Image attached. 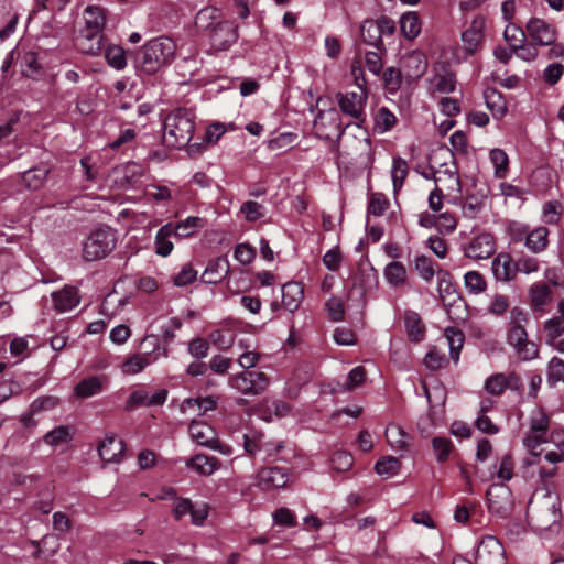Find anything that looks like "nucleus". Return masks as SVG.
<instances>
[{"label": "nucleus", "mask_w": 564, "mask_h": 564, "mask_svg": "<svg viewBox=\"0 0 564 564\" xmlns=\"http://www.w3.org/2000/svg\"><path fill=\"white\" fill-rule=\"evenodd\" d=\"M485 26V21L482 19H475L471 21L468 29H466L462 34V41L464 44V48L469 53H475L482 42V30Z\"/></svg>", "instance_id": "a878e982"}, {"label": "nucleus", "mask_w": 564, "mask_h": 564, "mask_svg": "<svg viewBox=\"0 0 564 564\" xmlns=\"http://www.w3.org/2000/svg\"><path fill=\"white\" fill-rule=\"evenodd\" d=\"M400 29L408 40H414L421 33V22L416 12H406L401 15Z\"/></svg>", "instance_id": "ea45409f"}, {"label": "nucleus", "mask_w": 564, "mask_h": 564, "mask_svg": "<svg viewBox=\"0 0 564 564\" xmlns=\"http://www.w3.org/2000/svg\"><path fill=\"white\" fill-rule=\"evenodd\" d=\"M185 466L199 476H210L220 468V460L215 456L196 454L185 462Z\"/></svg>", "instance_id": "412c9836"}, {"label": "nucleus", "mask_w": 564, "mask_h": 564, "mask_svg": "<svg viewBox=\"0 0 564 564\" xmlns=\"http://www.w3.org/2000/svg\"><path fill=\"white\" fill-rule=\"evenodd\" d=\"M415 269L420 276L426 282H430L435 273L432 260L425 256L415 258Z\"/></svg>", "instance_id": "0e129e2a"}, {"label": "nucleus", "mask_w": 564, "mask_h": 564, "mask_svg": "<svg viewBox=\"0 0 564 564\" xmlns=\"http://www.w3.org/2000/svg\"><path fill=\"white\" fill-rule=\"evenodd\" d=\"M210 339L220 349H227L234 344V333L230 329H217L210 333Z\"/></svg>", "instance_id": "774afa93"}, {"label": "nucleus", "mask_w": 564, "mask_h": 564, "mask_svg": "<svg viewBox=\"0 0 564 564\" xmlns=\"http://www.w3.org/2000/svg\"><path fill=\"white\" fill-rule=\"evenodd\" d=\"M282 304L289 312L296 311L303 300V288L299 282H288L282 286Z\"/></svg>", "instance_id": "bb28decb"}, {"label": "nucleus", "mask_w": 564, "mask_h": 564, "mask_svg": "<svg viewBox=\"0 0 564 564\" xmlns=\"http://www.w3.org/2000/svg\"><path fill=\"white\" fill-rule=\"evenodd\" d=\"M560 381L564 383V360L553 357L547 364L546 382L554 387Z\"/></svg>", "instance_id": "864d4df0"}, {"label": "nucleus", "mask_w": 564, "mask_h": 564, "mask_svg": "<svg viewBox=\"0 0 564 564\" xmlns=\"http://www.w3.org/2000/svg\"><path fill=\"white\" fill-rule=\"evenodd\" d=\"M210 50L215 52L228 51L238 40V25L225 18L220 20L207 34Z\"/></svg>", "instance_id": "6e6552de"}, {"label": "nucleus", "mask_w": 564, "mask_h": 564, "mask_svg": "<svg viewBox=\"0 0 564 564\" xmlns=\"http://www.w3.org/2000/svg\"><path fill=\"white\" fill-rule=\"evenodd\" d=\"M522 444L536 462L543 453L544 460L551 465L564 463V429H552L551 417L540 408L529 414Z\"/></svg>", "instance_id": "f257e3e1"}, {"label": "nucleus", "mask_w": 564, "mask_h": 564, "mask_svg": "<svg viewBox=\"0 0 564 564\" xmlns=\"http://www.w3.org/2000/svg\"><path fill=\"white\" fill-rule=\"evenodd\" d=\"M525 30L530 41L538 46L552 45L557 39L555 26L539 18H531Z\"/></svg>", "instance_id": "2eb2a0df"}, {"label": "nucleus", "mask_w": 564, "mask_h": 564, "mask_svg": "<svg viewBox=\"0 0 564 564\" xmlns=\"http://www.w3.org/2000/svg\"><path fill=\"white\" fill-rule=\"evenodd\" d=\"M404 326L409 339L419 343L424 337V325L416 312L406 311L404 313Z\"/></svg>", "instance_id": "473e14b6"}, {"label": "nucleus", "mask_w": 564, "mask_h": 564, "mask_svg": "<svg viewBox=\"0 0 564 564\" xmlns=\"http://www.w3.org/2000/svg\"><path fill=\"white\" fill-rule=\"evenodd\" d=\"M102 379L98 376H90L80 380L74 388V393L79 399L91 398L102 391Z\"/></svg>", "instance_id": "c756f323"}, {"label": "nucleus", "mask_w": 564, "mask_h": 564, "mask_svg": "<svg viewBox=\"0 0 564 564\" xmlns=\"http://www.w3.org/2000/svg\"><path fill=\"white\" fill-rule=\"evenodd\" d=\"M453 564H470L469 562L458 560ZM475 564H507L501 543L491 535L481 539L478 544Z\"/></svg>", "instance_id": "9b49d317"}, {"label": "nucleus", "mask_w": 564, "mask_h": 564, "mask_svg": "<svg viewBox=\"0 0 564 564\" xmlns=\"http://www.w3.org/2000/svg\"><path fill=\"white\" fill-rule=\"evenodd\" d=\"M48 174L46 167H34L22 174V181L26 188L36 191L42 187Z\"/></svg>", "instance_id": "c03bdc74"}, {"label": "nucleus", "mask_w": 564, "mask_h": 564, "mask_svg": "<svg viewBox=\"0 0 564 564\" xmlns=\"http://www.w3.org/2000/svg\"><path fill=\"white\" fill-rule=\"evenodd\" d=\"M289 471L282 467H267L257 474V486L261 489L283 488L289 482Z\"/></svg>", "instance_id": "a211bd4d"}, {"label": "nucleus", "mask_w": 564, "mask_h": 564, "mask_svg": "<svg viewBox=\"0 0 564 564\" xmlns=\"http://www.w3.org/2000/svg\"><path fill=\"white\" fill-rule=\"evenodd\" d=\"M528 322L529 316L521 307L514 306L510 310L506 340L522 361L533 360L539 356L538 345L529 339L525 330Z\"/></svg>", "instance_id": "f03ea898"}, {"label": "nucleus", "mask_w": 564, "mask_h": 564, "mask_svg": "<svg viewBox=\"0 0 564 564\" xmlns=\"http://www.w3.org/2000/svg\"><path fill=\"white\" fill-rule=\"evenodd\" d=\"M529 296L533 310L542 311L551 302V288L544 282H536L530 288Z\"/></svg>", "instance_id": "2f4dec72"}, {"label": "nucleus", "mask_w": 564, "mask_h": 564, "mask_svg": "<svg viewBox=\"0 0 564 564\" xmlns=\"http://www.w3.org/2000/svg\"><path fill=\"white\" fill-rule=\"evenodd\" d=\"M508 379L503 373H495L487 378L485 390L492 395H500L508 388Z\"/></svg>", "instance_id": "5fc2aeb1"}, {"label": "nucleus", "mask_w": 564, "mask_h": 564, "mask_svg": "<svg viewBox=\"0 0 564 564\" xmlns=\"http://www.w3.org/2000/svg\"><path fill=\"white\" fill-rule=\"evenodd\" d=\"M408 173L409 166L406 161L401 158H394L391 167V178L394 194H398L402 188Z\"/></svg>", "instance_id": "37998d69"}, {"label": "nucleus", "mask_w": 564, "mask_h": 564, "mask_svg": "<svg viewBox=\"0 0 564 564\" xmlns=\"http://www.w3.org/2000/svg\"><path fill=\"white\" fill-rule=\"evenodd\" d=\"M223 19L224 14L220 9L207 6L196 13L195 26L206 35Z\"/></svg>", "instance_id": "393cba45"}, {"label": "nucleus", "mask_w": 564, "mask_h": 564, "mask_svg": "<svg viewBox=\"0 0 564 564\" xmlns=\"http://www.w3.org/2000/svg\"><path fill=\"white\" fill-rule=\"evenodd\" d=\"M163 142L166 147L181 149L189 144L195 123L194 115L187 109H176L164 119Z\"/></svg>", "instance_id": "20e7f679"}, {"label": "nucleus", "mask_w": 564, "mask_h": 564, "mask_svg": "<svg viewBox=\"0 0 564 564\" xmlns=\"http://www.w3.org/2000/svg\"><path fill=\"white\" fill-rule=\"evenodd\" d=\"M367 89L359 91H347L338 94L337 100L343 113L356 120V126L361 127L365 122V107L367 104Z\"/></svg>", "instance_id": "ddd939ff"}, {"label": "nucleus", "mask_w": 564, "mask_h": 564, "mask_svg": "<svg viewBox=\"0 0 564 564\" xmlns=\"http://www.w3.org/2000/svg\"><path fill=\"white\" fill-rule=\"evenodd\" d=\"M390 203L384 194L372 193L369 197L368 214L373 216H382L388 209Z\"/></svg>", "instance_id": "4d7b16f0"}, {"label": "nucleus", "mask_w": 564, "mask_h": 564, "mask_svg": "<svg viewBox=\"0 0 564 564\" xmlns=\"http://www.w3.org/2000/svg\"><path fill=\"white\" fill-rule=\"evenodd\" d=\"M549 229L546 227H538L531 230L525 237V246L534 253L542 252L547 247Z\"/></svg>", "instance_id": "e433bc0d"}, {"label": "nucleus", "mask_w": 564, "mask_h": 564, "mask_svg": "<svg viewBox=\"0 0 564 564\" xmlns=\"http://www.w3.org/2000/svg\"><path fill=\"white\" fill-rule=\"evenodd\" d=\"M464 283L468 292L473 294H480L487 289L485 276L475 270L465 273Z\"/></svg>", "instance_id": "3c124183"}, {"label": "nucleus", "mask_w": 564, "mask_h": 564, "mask_svg": "<svg viewBox=\"0 0 564 564\" xmlns=\"http://www.w3.org/2000/svg\"><path fill=\"white\" fill-rule=\"evenodd\" d=\"M397 124V117L388 108L381 107L375 116V130L379 133L390 131Z\"/></svg>", "instance_id": "49530a36"}, {"label": "nucleus", "mask_w": 564, "mask_h": 564, "mask_svg": "<svg viewBox=\"0 0 564 564\" xmlns=\"http://www.w3.org/2000/svg\"><path fill=\"white\" fill-rule=\"evenodd\" d=\"M205 226V220L198 216H189L186 219L173 225L174 236L187 238Z\"/></svg>", "instance_id": "f704fd0d"}, {"label": "nucleus", "mask_w": 564, "mask_h": 564, "mask_svg": "<svg viewBox=\"0 0 564 564\" xmlns=\"http://www.w3.org/2000/svg\"><path fill=\"white\" fill-rule=\"evenodd\" d=\"M75 45L83 54L98 56L102 53L106 42L102 32L80 29L75 39Z\"/></svg>", "instance_id": "f3484780"}, {"label": "nucleus", "mask_w": 564, "mask_h": 564, "mask_svg": "<svg viewBox=\"0 0 564 564\" xmlns=\"http://www.w3.org/2000/svg\"><path fill=\"white\" fill-rule=\"evenodd\" d=\"M209 351V343L203 337H196L188 343V352L196 359L207 357Z\"/></svg>", "instance_id": "69168bd1"}, {"label": "nucleus", "mask_w": 564, "mask_h": 564, "mask_svg": "<svg viewBox=\"0 0 564 564\" xmlns=\"http://www.w3.org/2000/svg\"><path fill=\"white\" fill-rule=\"evenodd\" d=\"M270 379L267 373L257 370H243L228 377V386L240 394L257 397L269 387Z\"/></svg>", "instance_id": "423d86ee"}, {"label": "nucleus", "mask_w": 564, "mask_h": 564, "mask_svg": "<svg viewBox=\"0 0 564 564\" xmlns=\"http://www.w3.org/2000/svg\"><path fill=\"white\" fill-rule=\"evenodd\" d=\"M564 74V65L561 63L549 64L543 70V80L550 86L560 82Z\"/></svg>", "instance_id": "338daca9"}, {"label": "nucleus", "mask_w": 564, "mask_h": 564, "mask_svg": "<svg viewBox=\"0 0 564 564\" xmlns=\"http://www.w3.org/2000/svg\"><path fill=\"white\" fill-rule=\"evenodd\" d=\"M400 468V460L393 456H384L380 458L375 465L376 473L386 478L395 476L399 473Z\"/></svg>", "instance_id": "de8ad7c7"}, {"label": "nucleus", "mask_w": 564, "mask_h": 564, "mask_svg": "<svg viewBox=\"0 0 564 564\" xmlns=\"http://www.w3.org/2000/svg\"><path fill=\"white\" fill-rule=\"evenodd\" d=\"M495 250V238L490 234H480L463 247L464 254L473 260L488 259Z\"/></svg>", "instance_id": "dca6fc26"}, {"label": "nucleus", "mask_w": 564, "mask_h": 564, "mask_svg": "<svg viewBox=\"0 0 564 564\" xmlns=\"http://www.w3.org/2000/svg\"><path fill=\"white\" fill-rule=\"evenodd\" d=\"M490 161L495 167V176L505 178L509 169L508 154L502 149H492L489 153Z\"/></svg>", "instance_id": "a18cd8bd"}, {"label": "nucleus", "mask_w": 564, "mask_h": 564, "mask_svg": "<svg viewBox=\"0 0 564 564\" xmlns=\"http://www.w3.org/2000/svg\"><path fill=\"white\" fill-rule=\"evenodd\" d=\"M394 31V21L384 15L377 20H365L360 25V36L364 43L376 48H381L383 37L392 36Z\"/></svg>", "instance_id": "0eeeda50"}, {"label": "nucleus", "mask_w": 564, "mask_h": 564, "mask_svg": "<svg viewBox=\"0 0 564 564\" xmlns=\"http://www.w3.org/2000/svg\"><path fill=\"white\" fill-rule=\"evenodd\" d=\"M432 448L436 460L444 463L449 458L454 444L448 437L436 436L432 438Z\"/></svg>", "instance_id": "09e8293b"}, {"label": "nucleus", "mask_w": 564, "mask_h": 564, "mask_svg": "<svg viewBox=\"0 0 564 564\" xmlns=\"http://www.w3.org/2000/svg\"><path fill=\"white\" fill-rule=\"evenodd\" d=\"M514 55L524 62H533L539 57L538 45L533 42H527V40L517 46L513 51Z\"/></svg>", "instance_id": "bf43d9fd"}, {"label": "nucleus", "mask_w": 564, "mask_h": 564, "mask_svg": "<svg viewBox=\"0 0 564 564\" xmlns=\"http://www.w3.org/2000/svg\"><path fill=\"white\" fill-rule=\"evenodd\" d=\"M383 276L392 288H399L405 283L406 270L399 261L388 263L383 270Z\"/></svg>", "instance_id": "4c0bfd02"}, {"label": "nucleus", "mask_w": 564, "mask_h": 564, "mask_svg": "<svg viewBox=\"0 0 564 564\" xmlns=\"http://www.w3.org/2000/svg\"><path fill=\"white\" fill-rule=\"evenodd\" d=\"M543 332L545 334L546 344H554V341L564 334V317H552L544 324Z\"/></svg>", "instance_id": "603ef678"}, {"label": "nucleus", "mask_w": 564, "mask_h": 564, "mask_svg": "<svg viewBox=\"0 0 564 564\" xmlns=\"http://www.w3.org/2000/svg\"><path fill=\"white\" fill-rule=\"evenodd\" d=\"M149 365V357L145 355H134L123 364V372L135 375L141 372Z\"/></svg>", "instance_id": "e2e57ef3"}, {"label": "nucleus", "mask_w": 564, "mask_h": 564, "mask_svg": "<svg viewBox=\"0 0 564 564\" xmlns=\"http://www.w3.org/2000/svg\"><path fill=\"white\" fill-rule=\"evenodd\" d=\"M491 269L495 278L502 282H510L517 275L516 262L506 252H501L494 258Z\"/></svg>", "instance_id": "aec40b11"}, {"label": "nucleus", "mask_w": 564, "mask_h": 564, "mask_svg": "<svg viewBox=\"0 0 564 564\" xmlns=\"http://www.w3.org/2000/svg\"><path fill=\"white\" fill-rule=\"evenodd\" d=\"M487 506L491 514L508 518L513 510V499L510 489L501 484L491 485L487 492Z\"/></svg>", "instance_id": "1a4fd4ad"}, {"label": "nucleus", "mask_w": 564, "mask_h": 564, "mask_svg": "<svg viewBox=\"0 0 564 564\" xmlns=\"http://www.w3.org/2000/svg\"><path fill=\"white\" fill-rule=\"evenodd\" d=\"M445 337L449 346L451 358L457 362L464 343V335L460 330L449 327L445 330Z\"/></svg>", "instance_id": "8fccbe9b"}, {"label": "nucleus", "mask_w": 564, "mask_h": 564, "mask_svg": "<svg viewBox=\"0 0 564 564\" xmlns=\"http://www.w3.org/2000/svg\"><path fill=\"white\" fill-rule=\"evenodd\" d=\"M430 89L432 93L448 94L455 90L456 80L451 72L436 73L430 79Z\"/></svg>", "instance_id": "c9c22d12"}, {"label": "nucleus", "mask_w": 564, "mask_h": 564, "mask_svg": "<svg viewBox=\"0 0 564 564\" xmlns=\"http://www.w3.org/2000/svg\"><path fill=\"white\" fill-rule=\"evenodd\" d=\"M229 272V262L226 258H217L212 260L205 271L203 272L202 279L204 282L215 284L219 282Z\"/></svg>", "instance_id": "cd10ccee"}, {"label": "nucleus", "mask_w": 564, "mask_h": 564, "mask_svg": "<svg viewBox=\"0 0 564 564\" xmlns=\"http://www.w3.org/2000/svg\"><path fill=\"white\" fill-rule=\"evenodd\" d=\"M102 52L105 59L110 67L117 70H122L127 66L126 52L120 45L106 44Z\"/></svg>", "instance_id": "58836bf2"}, {"label": "nucleus", "mask_w": 564, "mask_h": 564, "mask_svg": "<svg viewBox=\"0 0 564 564\" xmlns=\"http://www.w3.org/2000/svg\"><path fill=\"white\" fill-rule=\"evenodd\" d=\"M117 231L109 226L94 229L83 243V258L96 261L106 258L116 247Z\"/></svg>", "instance_id": "39448f33"}, {"label": "nucleus", "mask_w": 564, "mask_h": 564, "mask_svg": "<svg viewBox=\"0 0 564 564\" xmlns=\"http://www.w3.org/2000/svg\"><path fill=\"white\" fill-rule=\"evenodd\" d=\"M487 108L494 117L502 118L507 112V102L502 95L496 89H487L484 94Z\"/></svg>", "instance_id": "a19ab883"}, {"label": "nucleus", "mask_w": 564, "mask_h": 564, "mask_svg": "<svg viewBox=\"0 0 564 564\" xmlns=\"http://www.w3.org/2000/svg\"><path fill=\"white\" fill-rule=\"evenodd\" d=\"M386 438L393 451L405 452L412 445V436L402 426L391 423L386 429Z\"/></svg>", "instance_id": "b1692460"}, {"label": "nucleus", "mask_w": 564, "mask_h": 564, "mask_svg": "<svg viewBox=\"0 0 564 564\" xmlns=\"http://www.w3.org/2000/svg\"><path fill=\"white\" fill-rule=\"evenodd\" d=\"M173 224L162 226L155 235V253L161 257H167L173 250V242L170 240L174 234Z\"/></svg>", "instance_id": "72a5a7b5"}, {"label": "nucleus", "mask_w": 564, "mask_h": 564, "mask_svg": "<svg viewBox=\"0 0 564 564\" xmlns=\"http://www.w3.org/2000/svg\"><path fill=\"white\" fill-rule=\"evenodd\" d=\"M527 30L523 31L514 24H508L503 32V37L512 51L522 44L527 40Z\"/></svg>", "instance_id": "6e6d98bb"}, {"label": "nucleus", "mask_w": 564, "mask_h": 564, "mask_svg": "<svg viewBox=\"0 0 564 564\" xmlns=\"http://www.w3.org/2000/svg\"><path fill=\"white\" fill-rule=\"evenodd\" d=\"M23 75L33 77L41 68L37 56L34 52H25L21 59Z\"/></svg>", "instance_id": "680f3d73"}, {"label": "nucleus", "mask_w": 564, "mask_h": 564, "mask_svg": "<svg viewBox=\"0 0 564 564\" xmlns=\"http://www.w3.org/2000/svg\"><path fill=\"white\" fill-rule=\"evenodd\" d=\"M316 134L325 140L339 139L346 128L341 127L339 112L335 108L319 110L314 119Z\"/></svg>", "instance_id": "f8f14e48"}, {"label": "nucleus", "mask_w": 564, "mask_h": 564, "mask_svg": "<svg viewBox=\"0 0 564 564\" xmlns=\"http://www.w3.org/2000/svg\"><path fill=\"white\" fill-rule=\"evenodd\" d=\"M124 451V444L115 435H107L98 446L99 457L105 463H117L120 460Z\"/></svg>", "instance_id": "5701e85b"}, {"label": "nucleus", "mask_w": 564, "mask_h": 564, "mask_svg": "<svg viewBox=\"0 0 564 564\" xmlns=\"http://www.w3.org/2000/svg\"><path fill=\"white\" fill-rule=\"evenodd\" d=\"M217 406V398L208 395L205 398H189L182 402L181 411L187 413L191 410L197 409V415L215 410Z\"/></svg>", "instance_id": "7c9ffc66"}, {"label": "nucleus", "mask_w": 564, "mask_h": 564, "mask_svg": "<svg viewBox=\"0 0 564 564\" xmlns=\"http://www.w3.org/2000/svg\"><path fill=\"white\" fill-rule=\"evenodd\" d=\"M402 69L406 79H419L427 69V61L423 53L414 51L402 58Z\"/></svg>", "instance_id": "6ab92c4d"}, {"label": "nucleus", "mask_w": 564, "mask_h": 564, "mask_svg": "<svg viewBox=\"0 0 564 564\" xmlns=\"http://www.w3.org/2000/svg\"><path fill=\"white\" fill-rule=\"evenodd\" d=\"M176 54V44L169 36H159L148 41L138 54V65L141 72L154 74L170 65Z\"/></svg>", "instance_id": "7ed1b4c3"}, {"label": "nucleus", "mask_w": 564, "mask_h": 564, "mask_svg": "<svg viewBox=\"0 0 564 564\" xmlns=\"http://www.w3.org/2000/svg\"><path fill=\"white\" fill-rule=\"evenodd\" d=\"M188 433L193 442L197 445L218 451L223 455H229L230 448L219 442L217 433L213 426L202 421H192L188 426Z\"/></svg>", "instance_id": "9d476101"}, {"label": "nucleus", "mask_w": 564, "mask_h": 564, "mask_svg": "<svg viewBox=\"0 0 564 564\" xmlns=\"http://www.w3.org/2000/svg\"><path fill=\"white\" fill-rule=\"evenodd\" d=\"M54 308L58 313H65L79 304L80 296L74 286L66 285L62 290L52 293Z\"/></svg>", "instance_id": "4be33fe9"}, {"label": "nucleus", "mask_w": 564, "mask_h": 564, "mask_svg": "<svg viewBox=\"0 0 564 564\" xmlns=\"http://www.w3.org/2000/svg\"><path fill=\"white\" fill-rule=\"evenodd\" d=\"M73 440V431L67 425H59L43 436V442L50 446H59Z\"/></svg>", "instance_id": "79ce46f5"}, {"label": "nucleus", "mask_w": 564, "mask_h": 564, "mask_svg": "<svg viewBox=\"0 0 564 564\" xmlns=\"http://www.w3.org/2000/svg\"><path fill=\"white\" fill-rule=\"evenodd\" d=\"M85 26L83 30L102 32L106 24L105 10L99 6H88L83 13Z\"/></svg>", "instance_id": "c85d7f7f"}, {"label": "nucleus", "mask_w": 564, "mask_h": 564, "mask_svg": "<svg viewBox=\"0 0 564 564\" xmlns=\"http://www.w3.org/2000/svg\"><path fill=\"white\" fill-rule=\"evenodd\" d=\"M386 88L390 93H395L402 83V72L394 67L387 68L382 74Z\"/></svg>", "instance_id": "052dcab7"}, {"label": "nucleus", "mask_w": 564, "mask_h": 564, "mask_svg": "<svg viewBox=\"0 0 564 564\" xmlns=\"http://www.w3.org/2000/svg\"><path fill=\"white\" fill-rule=\"evenodd\" d=\"M240 212L248 221H256L265 216L264 206L253 200L245 202L240 207Z\"/></svg>", "instance_id": "13d9d810"}, {"label": "nucleus", "mask_w": 564, "mask_h": 564, "mask_svg": "<svg viewBox=\"0 0 564 564\" xmlns=\"http://www.w3.org/2000/svg\"><path fill=\"white\" fill-rule=\"evenodd\" d=\"M167 395L169 391L166 389H159L150 393L144 388H137L127 399L124 410L131 412L141 406H160L165 403Z\"/></svg>", "instance_id": "4468645a"}]
</instances>
